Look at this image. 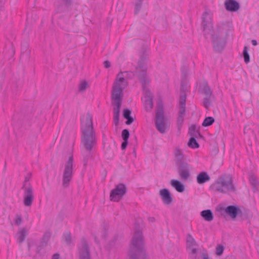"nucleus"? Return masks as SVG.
I'll return each mask as SVG.
<instances>
[{
  "label": "nucleus",
  "instance_id": "1",
  "mask_svg": "<svg viewBox=\"0 0 259 259\" xmlns=\"http://www.w3.org/2000/svg\"><path fill=\"white\" fill-rule=\"evenodd\" d=\"M81 143L84 149L82 151L83 164L86 166L97 143L96 132L93 128V116L90 113H87L81 119Z\"/></svg>",
  "mask_w": 259,
  "mask_h": 259
},
{
  "label": "nucleus",
  "instance_id": "2",
  "mask_svg": "<svg viewBox=\"0 0 259 259\" xmlns=\"http://www.w3.org/2000/svg\"><path fill=\"white\" fill-rule=\"evenodd\" d=\"M135 75L133 72H120L116 76L112 91V104L114 106V113L119 114L123 97L122 91L127 86V78Z\"/></svg>",
  "mask_w": 259,
  "mask_h": 259
},
{
  "label": "nucleus",
  "instance_id": "3",
  "mask_svg": "<svg viewBox=\"0 0 259 259\" xmlns=\"http://www.w3.org/2000/svg\"><path fill=\"white\" fill-rule=\"evenodd\" d=\"M128 256L130 259H146L144 239L142 232L137 230L134 233L130 245Z\"/></svg>",
  "mask_w": 259,
  "mask_h": 259
},
{
  "label": "nucleus",
  "instance_id": "4",
  "mask_svg": "<svg viewBox=\"0 0 259 259\" xmlns=\"http://www.w3.org/2000/svg\"><path fill=\"white\" fill-rule=\"evenodd\" d=\"M212 190L222 193H228L234 192L235 187L230 176H224L220 178L211 186Z\"/></svg>",
  "mask_w": 259,
  "mask_h": 259
},
{
  "label": "nucleus",
  "instance_id": "5",
  "mask_svg": "<svg viewBox=\"0 0 259 259\" xmlns=\"http://www.w3.org/2000/svg\"><path fill=\"white\" fill-rule=\"evenodd\" d=\"M202 26L205 33L211 34V39L213 42L214 47H218L219 42H223L220 36H215L213 33L212 15L210 13L205 12L202 16Z\"/></svg>",
  "mask_w": 259,
  "mask_h": 259
},
{
  "label": "nucleus",
  "instance_id": "6",
  "mask_svg": "<svg viewBox=\"0 0 259 259\" xmlns=\"http://www.w3.org/2000/svg\"><path fill=\"white\" fill-rule=\"evenodd\" d=\"M73 156L71 155L65 163L63 171L62 186L64 188L68 187L72 180L73 177Z\"/></svg>",
  "mask_w": 259,
  "mask_h": 259
},
{
  "label": "nucleus",
  "instance_id": "7",
  "mask_svg": "<svg viewBox=\"0 0 259 259\" xmlns=\"http://www.w3.org/2000/svg\"><path fill=\"white\" fill-rule=\"evenodd\" d=\"M155 126L156 129L161 134L165 133L168 127L167 120L163 115V108L160 105L157 108Z\"/></svg>",
  "mask_w": 259,
  "mask_h": 259
},
{
  "label": "nucleus",
  "instance_id": "8",
  "mask_svg": "<svg viewBox=\"0 0 259 259\" xmlns=\"http://www.w3.org/2000/svg\"><path fill=\"white\" fill-rule=\"evenodd\" d=\"M126 191L127 189L124 184L120 183L116 185L110 194L111 201L114 202L119 201L126 194Z\"/></svg>",
  "mask_w": 259,
  "mask_h": 259
},
{
  "label": "nucleus",
  "instance_id": "9",
  "mask_svg": "<svg viewBox=\"0 0 259 259\" xmlns=\"http://www.w3.org/2000/svg\"><path fill=\"white\" fill-rule=\"evenodd\" d=\"M34 199L33 191L30 185L24 187L23 203L25 206H31Z\"/></svg>",
  "mask_w": 259,
  "mask_h": 259
},
{
  "label": "nucleus",
  "instance_id": "10",
  "mask_svg": "<svg viewBox=\"0 0 259 259\" xmlns=\"http://www.w3.org/2000/svg\"><path fill=\"white\" fill-rule=\"evenodd\" d=\"M80 259H90V255L88 246L86 241H81L78 245Z\"/></svg>",
  "mask_w": 259,
  "mask_h": 259
},
{
  "label": "nucleus",
  "instance_id": "11",
  "mask_svg": "<svg viewBox=\"0 0 259 259\" xmlns=\"http://www.w3.org/2000/svg\"><path fill=\"white\" fill-rule=\"evenodd\" d=\"M179 174L183 180H187L190 176L189 168L188 164L182 163L179 166Z\"/></svg>",
  "mask_w": 259,
  "mask_h": 259
},
{
  "label": "nucleus",
  "instance_id": "12",
  "mask_svg": "<svg viewBox=\"0 0 259 259\" xmlns=\"http://www.w3.org/2000/svg\"><path fill=\"white\" fill-rule=\"evenodd\" d=\"M137 71L136 73L139 76L141 81L143 84H145L149 82V79L145 75V72L147 70V67L145 65L139 64V66L137 68Z\"/></svg>",
  "mask_w": 259,
  "mask_h": 259
},
{
  "label": "nucleus",
  "instance_id": "13",
  "mask_svg": "<svg viewBox=\"0 0 259 259\" xmlns=\"http://www.w3.org/2000/svg\"><path fill=\"white\" fill-rule=\"evenodd\" d=\"M142 101L147 111L151 110L153 107V96L150 92H147L144 97L142 98Z\"/></svg>",
  "mask_w": 259,
  "mask_h": 259
},
{
  "label": "nucleus",
  "instance_id": "14",
  "mask_svg": "<svg viewBox=\"0 0 259 259\" xmlns=\"http://www.w3.org/2000/svg\"><path fill=\"white\" fill-rule=\"evenodd\" d=\"M224 5L226 10L229 12H236L240 8L239 4L235 0H226Z\"/></svg>",
  "mask_w": 259,
  "mask_h": 259
},
{
  "label": "nucleus",
  "instance_id": "15",
  "mask_svg": "<svg viewBox=\"0 0 259 259\" xmlns=\"http://www.w3.org/2000/svg\"><path fill=\"white\" fill-rule=\"evenodd\" d=\"M225 211L232 219H234L237 217L240 210L237 206L229 205L225 208Z\"/></svg>",
  "mask_w": 259,
  "mask_h": 259
},
{
  "label": "nucleus",
  "instance_id": "16",
  "mask_svg": "<svg viewBox=\"0 0 259 259\" xmlns=\"http://www.w3.org/2000/svg\"><path fill=\"white\" fill-rule=\"evenodd\" d=\"M160 195L162 201L165 204H169L172 201V198L169 191L166 189H163L160 191Z\"/></svg>",
  "mask_w": 259,
  "mask_h": 259
},
{
  "label": "nucleus",
  "instance_id": "17",
  "mask_svg": "<svg viewBox=\"0 0 259 259\" xmlns=\"http://www.w3.org/2000/svg\"><path fill=\"white\" fill-rule=\"evenodd\" d=\"M27 234L28 230L26 228H22L20 229L16 235L17 241L19 243H22L24 241Z\"/></svg>",
  "mask_w": 259,
  "mask_h": 259
},
{
  "label": "nucleus",
  "instance_id": "18",
  "mask_svg": "<svg viewBox=\"0 0 259 259\" xmlns=\"http://www.w3.org/2000/svg\"><path fill=\"white\" fill-rule=\"evenodd\" d=\"M210 180V177L205 171L200 172L197 176V182L199 184H203Z\"/></svg>",
  "mask_w": 259,
  "mask_h": 259
},
{
  "label": "nucleus",
  "instance_id": "19",
  "mask_svg": "<svg viewBox=\"0 0 259 259\" xmlns=\"http://www.w3.org/2000/svg\"><path fill=\"white\" fill-rule=\"evenodd\" d=\"M201 216L207 222H210L213 219V215L210 209L203 210L200 213Z\"/></svg>",
  "mask_w": 259,
  "mask_h": 259
},
{
  "label": "nucleus",
  "instance_id": "20",
  "mask_svg": "<svg viewBox=\"0 0 259 259\" xmlns=\"http://www.w3.org/2000/svg\"><path fill=\"white\" fill-rule=\"evenodd\" d=\"M170 184L178 192H183L184 191V186L180 181L176 180H172L170 182Z\"/></svg>",
  "mask_w": 259,
  "mask_h": 259
},
{
  "label": "nucleus",
  "instance_id": "21",
  "mask_svg": "<svg viewBox=\"0 0 259 259\" xmlns=\"http://www.w3.org/2000/svg\"><path fill=\"white\" fill-rule=\"evenodd\" d=\"M187 246L188 248L198 246L196 241L190 234H188L187 236Z\"/></svg>",
  "mask_w": 259,
  "mask_h": 259
},
{
  "label": "nucleus",
  "instance_id": "22",
  "mask_svg": "<svg viewBox=\"0 0 259 259\" xmlns=\"http://www.w3.org/2000/svg\"><path fill=\"white\" fill-rule=\"evenodd\" d=\"M131 111L130 110L126 109L123 110V115L124 118L126 119V124H131L133 121L134 119L131 116Z\"/></svg>",
  "mask_w": 259,
  "mask_h": 259
},
{
  "label": "nucleus",
  "instance_id": "23",
  "mask_svg": "<svg viewBox=\"0 0 259 259\" xmlns=\"http://www.w3.org/2000/svg\"><path fill=\"white\" fill-rule=\"evenodd\" d=\"M88 87L89 84L87 81H81L78 85V91L80 92H84Z\"/></svg>",
  "mask_w": 259,
  "mask_h": 259
},
{
  "label": "nucleus",
  "instance_id": "24",
  "mask_svg": "<svg viewBox=\"0 0 259 259\" xmlns=\"http://www.w3.org/2000/svg\"><path fill=\"white\" fill-rule=\"evenodd\" d=\"M188 145L189 147L193 149H196L199 147V144L194 137H192L190 139Z\"/></svg>",
  "mask_w": 259,
  "mask_h": 259
},
{
  "label": "nucleus",
  "instance_id": "25",
  "mask_svg": "<svg viewBox=\"0 0 259 259\" xmlns=\"http://www.w3.org/2000/svg\"><path fill=\"white\" fill-rule=\"evenodd\" d=\"M214 121V119L212 117H206L203 123H202V125L203 126H208L211 125Z\"/></svg>",
  "mask_w": 259,
  "mask_h": 259
},
{
  "label": "nucleus",
  "instance_id": "26",
  "mask_svg": "<svg viewBox=\"0 0 259 259\" xmlns=\"http://www.w3.org/2000/svg\"><path fill=\"white\" fill-rule=\"evenodd\" d=\"M175 156L179 161H182L183 158V152L179 148H177L175 151Z\"/></svg>",
  "mask_w": 259,
  "mask_h": 259
},
{
  "label": "nucleus",
  "instance_id": "27",
  "mask_svg": "<svg viewBox=\"0 0 259 259\" xmlns=\"http://www.w3.org/2000/svg\"><path fill=\"white\" fill-rule=\"evenodd\" d=\"M243 55L244 58V61L246 63H248L250 61L249 55L248 53V47L245 46L243 51Z\"/></svg>",
  "mask_w": 259,
  "mask_h": 259
},
{
  "label": "nucleus",
  "instance_id": "28",
  "mask_svg": "<svg viewBox=\"0 0 259 259\" xmlns=\"http://www.w3.org/2000/svg\"><path fill=\"white\" fill-rule=\"evenodd\" d=\"M203 93L205 95L206 97H210L211 95L212 92L207 85H205L203 88Z\"/></svg>",
  "mask_w": 259,
  "mask_h": 259
},
{
  "label": "nucleus",
  "instance_id": "29",
  "mask_svg": "<svg viewBox=\"0 0 259 259\" xmlns=\"http://www.w3.org/2000/svg\"><path fill=\"white\" fill-rule=\"evenodd\" d=\"M186 96L183 93L181 95L179 100V106H185L186 104Z\"/></svg>",
  "mask_w": 259,
  "mask_h": 259
},
{
  "label": "nucleus",
  "instance_id": "30",
  "mask_svg": "<svg viewBox=\"0 0 259 259\" xmlns=\"http://www.w3.org/2000/svg\"><path fill=\"white\" fill-rule=\"evenodd\" d=\"M121 136L123 141H128L130 136L129 131L126 129L123 130L122 132Z\"/></svg>",
  "mask_w": 259,
  "mask_h": 259
},
{
  "label": "nucleus",
  "instance_id": "31",
  "mask_svg": "<svg viewBox=\"0 0 259 259\" xmlns=\"http://www.w3.org/2000/svg\"><path fill=\"white\" fill-rule=\"evenodd\" d=\"M224 247L223 245H218L216 248V254L219 256L221 255L224 252Z\"/></svg>",
  "mask_w": 259,
  "mask_h": 259
},
{
  "label": "nucleus",
  "instance_id": "32",
  "mask_svg": "<svg viewBox=\"0 0 259 259\" xmlns=\"http://www.w3.org/2000/svg\"><path fill=\"white\" fill-rule=\"evenodd\" d=\"M136 1H137V2L135 5V10L136 14L138 13V12L139 11V10L141 8V7L142 2L143 0H136Z\"/></svg>",
  "mask_w": 259,
  "mask_h": 259
},
{
  "label": "nucleus",
  "instance_id": "33",
  "mask_svg": "<svg viewBox=\"0 0 259 259\" xmlns=\"http://www.w3.org/2000/svg\"><path fill=\"white\" fill-rule=\"evenodd\" d=\"M249 182L251 183V184L254 187L256 186L257 183L256 178L253 175H251L250 176Z\"/></svg>",
  "mask_w": 259,
  "mask_h": 259
},
{
  "label": "nucleus",
  "instance_id": "34",
  "mask_svg": "<svg viewBox=\"0 0 259 259\" xmlns=\"http://www.w3.org/2000/svg\"><path fill=\"white\" fill-rule=\"evenodd\" d=\"M210 105V97H206L203 101V105L206 108H208Z\"/></svg>",
  "mask_w": 259,
  "mask_h": 259
},
{
  "label": "nucleus",
  "instance_id": "35",
  "mask_svg": "<svg viewBox=\"0 0 259 259\" xmlns=\"http://www.w3.org/2000/svg\"><path fill=\"white\" fill-rule=\"evenodd\" d=\"M15 223L17 226L20 225L22 222V219L21 215H17L15 219Z\"/></svg>",
  "mask_w": 259,
  "mask_h": 259
},
{
  "label": "nucleus",
  "instance_id": "36",
  "mask_svg": "<svg viewBox=\"0 0 259 259\" xmlns=\"http://www.w3.org/2000/svg\"><path fill=\"white\" fill-rule=\"evenodd\" d=\"M184 119V116L179 115L177 119V122L179 127L182 126Z\"/></svg>",
  "mask_w": 259,
  "mask_h": 259
},
{
  "label": "nucleus",
  "instance_id": "37",
  "mask_svg": "<svg viewBox=\"0 0 259 259\" xmlns=\"http://www.w3.org/2000/svg\"><path fill=\"white\" fill-rule=\"evenodd\" d=\"M185 111H186L185 106H180L179 115L185 116Z\"/></svg>",
  "mask_w": 259,
  "mask_h": 259
},
{
  "label": "nucleus",
  "instance_id": "38",
  "mask_svg": "<svg viewBox=\"0 0 259 259\" xmlns=\"http://www.w3.org/2000/svg\"><path fill=\"white\" fill-rule=\"evenodd\" d=\"M119 114L114 113L113 122L115 125H117L119 122Z\"/></svg>",
  "mask_w": 259,
  "mask_h": 259
},
{
  "label": "nucleus",
  "instance_id": "39",
  "mask_svg": "<svg viewBox=\"0 0 259 259\" xmlns=\"http://www.w3.org/2000/svg\"><path fill=\"white\" fill-rule=\"evenodd\" d=\"M188 249L191 250V253L193 255H194V258H196V254L198 251L197 249L195 248L194 247H192L191 248Z\"/></svg>",
  "mask_w": 259,
  "mask_h": 259
},
{
  "label": "nucleus",
  "instance_id": "40",
  "mask_svg": "<svg viewBox=\"0 0 259 259\" xmlns=\"http://www.w3.org/2000/svg\"><path fill=\"white\" fill-rule=\"evenodd\" d=\"M189 130H190V134L191 135H195L196 126L195 125H192L190 127Z\"/></svg>",
  "mask_w": 259,
  "mask_h": 259
},
{
  "label": "nucleus",
  "instance_id": "41",
  "mask_svg": "<svg viewBox=\"0 0 259 259\" xmlns=\"http://www.w3.org/2000/svg\"><path fill=\"white\" fill-rule=\"evenodd\" d=\"M65 240L68 243L70 242L71 236L70 234H66L64 235Z\"/></svg>",
  "mask_w": 259,
  "mask_h": 259
},
{
  "label": "nucleus",
  "instance_id": "42",
  "mask_svg": "<svg viewBox=\"0 0 259 259\" xmlns=\"http://www.w3.org/2000/svg\"><path fill=\"white\" fill-rule=\"evenodd\" d=\"M128 143V141H123L121 144V148L122 149H125L126 147H127Z\"/></svg>",
  "mask_w": 259,
  "mask_h": 259
},
{
  "label": "nucleus",
  "instance_id": "43",
  "mask_svg": "<svg viewBox=\"0 0 259 259\" xmlns=\"http://www.w3.org/2000/svg\"><path fill=\"white\" fill-rule=\"evenodd\" d=\"M201 259H209L207 253L203 252L201 254Z\"/></svg>",
  "mask_w": 259,
  "mask_h": 259
},
{
  "label": "nucleus",
  "instance_id": "44",
  "mask_svg": "<svg viewBox=\"0 0 259 259\" xmlns=\"http://www.w3.org/2000/svg\"><path fill=\"white\" fill-rule=\"evenodd\" d=\"M104 65L105 68H108L110 66V63L108 61H105L104 62Z\"/></svg>",
  "mask_w": 259,
  "mask_h": 259
},
{
  "label": "nucleus",
  "instance_id": "45",
  "mask_svg": "<svg viewBox=\"0 0 259 259\" xmlns=\"http://www.w3.org/2000/svg\"><path fill=\"white\" fill-rule=\"evenodd\" d=\"M52 259H60V256L59 254L58 253L54 254Z\"/></svg>",
  "mask_w": 259,
  "mask_h": 259
},
{
  "label": "nucleus",
  "instance_id": "46",
  "mask_svg": "<svg viewBox=\"0 0 259 259\" xmlns=\"http://www.w3.org/2000/svg\"><path fill=\"white\" fill-rule=\"evenodd\" d=\"M251 42H252V45H253V46H256L257 44L256 40H255L254 39L252 40Z\"/></svg>",
  "mask_w": 259,
  "mask_h": 259
},
{
  "label": "nucleus",
  "instance_id": "47",
  "mask_svg": "<svg viewBox=\"0 0 259 259\" xmlns=\"http://www.w3.org/2000/svg\"><path fill=\"white\" fill-rule=\"evenodd\" d=\"M149 221L151 222H153L155 221V219L154 218H149Z\"/></svg>",
  "mask_w": 259,
  "mask_h": 259
},
{
  "label": "nucleus",
  "instance_id": "48",
  "mask_svg": "<svg viewBox=\"0 0 259 259\" xmlns=\"http://www.w3.org/2000/svg\"><path fill=\"white\" fill-rule=\"evenodd\" d=\"M66 3H70L72 0H64Z\"/></svg>",
  "mask_w": 259,
  "mask_h": 259
}]
</instances>
